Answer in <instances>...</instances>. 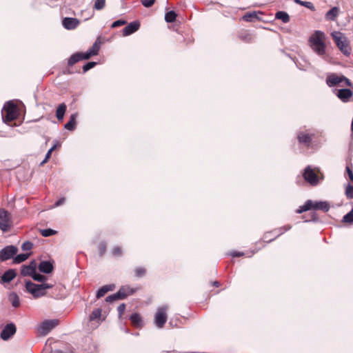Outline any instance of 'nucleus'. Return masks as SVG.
Returning <instances> with one entry per match:
<instances>
[{"mask_svg":"<svg viewBox=\"0 0 353 353\" xmlns=\"http://www.w3.org/2000/svg\"><path fill=\"white\" fill-rule=\"evenodd\" d=\"M230 255L232 257H239L245 255V254L243 252L233 251L230 252Z\"/></svg>","mask_w":353,"mask_h":353,"instance_id":"603ef678","label":"nucleus"},{"mask_svg":"<svg viewBox=\"0 0 353 353\" xmlns=\"http://www.w3.org/2000/svg\"><path fill=\"white\" fill-rule=\"evenodd\" d=\"M56 148H57V144L55 143L52 147H51L50 149L48 150L47 153L51 156L52 152L56 149Z\"/></svg>","mask_w":353,"mask_h":353,"instance_id":"e2e57ef3","label":"nucleus"},{"mask_svg":"<svg viewBox=\"0 0 353 353\" xmlns=\"http://www.w3.org/2000/svg\"><path fill=\"white\" fill-rule=\"evenodd\" d=\"M303 176L304 179L311 185L315 186L319 182V178L318 175L310 165H307L305 168Z\"/></svg>","mask_w":353,"mask_h":353,"instance_id":"9b49d317","label":"nucleus"},{"mask_svg":"<svg viewBox=\"0 0 353 353\" xmlns=\"http://www.w3.org/2000/svg\"><path fill=\"white\" fill-rule=\"evenodd\" d=\"M125 309V304L121 303L117 307V311L119 316H121L123 313L124 312V310Z\"/></svg>","mask_w":353,"mask_h":353,"instance_id":"3c124183","label":"nucleus"},{"mask_svg":"<svg viewBox=\"0 0 353 353\" xmlns=\"http://www.w3.org/2000/svg\"><path fill=\"white\" fill-rule=\"evenodd\" d=\"M105 318L101 308H95L88 316V325L92 329H96L105 320Z\"/></svg>","mask_w":353,"mask_h":353,"instance_id":"0eeeda50","label":"nucleus"},{"mask_svg":"<svg viewBox=\"0 0 353 353\" xmlns=\"http://www.w3.org/2000/svg\"><path fill=\"white\" fill-rule=\"evenodd\" d=\"M18 250V248L12 245L4 247L0 250V261L3 262L10 259H13Z\"/></svg>","mask_w":353,"mask_h":353,"instance_id":"1a4fd4ad","label":"nucleus"},{"mask_svg":"<svg viewBox=\"0 0 353 353\" xmlns=\"http://www.w3.org/2000/svg\"><path fill=\"white\" fill-rule=\"evenodd\" d=\"M339 12L337 7H333L325 14V18L328 20L334 21Z\"/></svg>","mask_w":353,"mask_h":353,"instance_id":"c85d7f7f","label":"nucleus"},{"mask_svg":"<svg viewBox=\"0 0 353 353\" xmlns=\"http://www.w3.org/2000/svg\"><path fill=\"white\" fill-rule=\"evenodd\" d=\"M112 254L117 257L121 256L123 254L121 248L119 246L114 247L112 250Z\"/></svg>","mask_w":353,"mask_h":353,"instance_id":"79ce46f5","label":"nucleus"},{"mask_svg":"<svg viewBox=\"0 0 353 353\" xmlns=\"http://www.w3.org/2000/svg\"><path fill=\"white\" fill-rule=\"evenodd\" d=\"M315 136L314 130L310 129H300L296 133V138L301 145L310 148Z\"/></svg>","mask_w":353,"mask_h":353,"instance_id":"20e7f679","label":"nucleus"},{"mask_svg":"<svg viewBox=\"0 0 353 353\" xmlns=\"http://www.w3.org/2000/svg\"><path fill=\"white\" fill-rule=\"evenodd\" d=\"M336 95L343 103H347L352 98L353 92L349 88H341L336 90Z\"/></svg>","mask_w":353,"mask_h":353,"instance_id":"4468645a","label":"nucleus"},{"mask_svg":"<svg viewBox=\"0 0 353 353\" xmlns=\"http://www.w3.org/2000/svg\"><path fill=\"white\" fill-rule=\"evenodd\" d=\"M11 225L10 213L5 209H0V229L4 232H8Z\"/></svg>","mask_w":353,"mask_h":353,"instance_id":"9d476101","label":"nucleus"},{"mask_svg":"<svg viewBox=\"0 0 353 353\" xmlns=\"http://www.w3.org/2000/svg\"><path fill=\"white\" fill-rule=\"evenodd\" d=\"M125 289H126L127 296H129V295H132L136 291L134 289L131 288L130 287H127V286H125Z\"/></svg>","mask_w":353,"mask_h":353,"instance_id":"13d9d810","label":"nucleus"},{"mask_svg":"<svg viewBox=\"0 0 353 353\" xmlns=\"http://www.w3.org/2000/svg\"><path fill=\"white\" fill-rule=\"evenodd\" d=\"M332 36L341 52L345 56H349L351 54V49L346 38L340 32H334L332 33Z\"/></svg>","mask_w":353,"mask_h":353,"instance_id":"423d86ee","label":"nucleus"},{"mask_svg":"<svg viewBox=\"0 0 353 353\" xmlns=\"http://www.w3.org/2000/svg\"><path fill=\"white\" fill-rule=\"evenodd\" d=\"M38 268L39 271L44 274H50L54 269L53 263L50 261H42Z\"/></svg>","mask_w":353,"mask_h":353,"instance_id":"aec40b11","label":"nucleus"},{"mask_svg":"<svg viewBox=\"0 0 353 353\" xmlns=\"http://www.w3.org/2000/svg\"><path fill=\"white\" fill-rule=\"evenodd\" d=\"M117 301L115 296V294H111L105 298V301L108 303H111L113 301Z\"/></svg>","mask_w":353,"mask_h":353,"instance_id":"5fc2aeb1","label":"nucleus"},{"mask_svg":"<svg viewBox=\"0 0 353 353\" xmlns=\"http://www.w3.org/2000/svg\"><path fill=\"white\" fill-rule=\"evenodd\" d=\"M139 27L140 22L139 21L130 22L122 30V34L123 37L129 36L137 32Z\"/></svg>","mask_w":353,"mask_h":353,"instance_id":"2eb2a0df","label":"nucleus"},{"mask_svg":"<svg viewBox=\"0 0 353 353\" xmlns=\"http://www.w3.org/2000/svg\"><path fill=\"white\" fill-rule=\"evenodd\" d=\"M3 110L5 112V114L2 115V119L4 123L12 121L17 118L18 108L17 105L12 101L6 103Z\"/></svg>","mask_w":353,"mask_h":353,"instance_id":"39448f33","label":"nucleus"},{"mask_svg":"<svg viewBox=\"0 0 353 353\" xmlns=\"http://www.w3.org/2000/svg\"><path fill=\"white\" fill-rule=\"evenodd\" d=\"M176 13L174 10H170L165 13V20L168 23H172L176 20Z\"/></svg>","mask_w":353,"mask_h":353,"instance_id":"7c9ffc66","label":"nucleus"},{"mask_svg":"<svg viewBox=\"0 0 353 353\" xmlns=\"http://www.w3.org/2000/svg\"><path fill=\"white\" fill-rule=\"evenodd\" d=\"M77 113L72 114L70 117L69 121L65 124L64 128L70 131H72L75 129L77 124L76 119L77 118Z\"/></svg>","mask_w":353,"mask_h":353,"instance_id":"4be33fe9","label":"nucleus"},{"mask_svg":"<svg viewBox=\"0 0 353 353\" xmlns=\"http://www.w3.org/2000/svg\"><path fill=\"white\" fill-rule=\"evenodd\" d=\"M168 305H163L157 308V311L154 314V324L158 328H162L167 321Z\"/></svg>","mask_w":353,"mask_h":353,"instance_id":"6e6552de","label":"nucleus"},{"mask_svg":"<svg viewBox=\"0 0 353 353\" xmlns=\"http://www.w3.org/2000/svg\"><path fill=\"white\" fill-rule=\"evenodd\" d=\"M30 253H23L19 254H16L12 260L13 264H19L23 261H25L26 259H28L30 256Z\"/></svg>","mask_w":353,"mask_h":353,"instance_id":"a878e982","label":"nucleus"},{"mask_svg":"<svg viewBox=\"0 0 353 353\" xmlns=\"http://www.w3.org/2000/svg\"><path fill=\"white\" fill-rule=\"evenodd\" d=\"M28 265L30 266L32 269H33V271H37V263L35 260L31 261Z\"/></svg>","mask_w":353,"mask_h":353,"instance_id":"6e6d98bb","label":"nucleus"},{"mask_svg":"<svg viewBox=\"0 0 353 353\" xmlns=\"http://www.w3.org/2000/svg\"><path fill=\"white\" fill-rule=\"evenodd\" d=\"M212 284H213L214 286H216V287H219V285H220L219 281H214V282L212 283Z\"/></svg>","mask_w":353,"mask_h":353,"instance_id":"338daca9","label":"nucleus"},{"mask_svg":"<svg viewBox=\"0 0 353 353\" xmlns=\"http://www.w3.org/2000/svg\"><path fill=\"white\" fill-rule=\"evenodd\" d=\"M80 23V21L77 18L65 17L62 20L63 26L69 30L75 29Z\"/></svg>","mask_w":353,"mask_h":353,"instance_id":"dca6fc26","label":"nucleus"},{"mask_svg":"<svg viewBox=\"0 0 353 353\" xmlns=\"http://www.w3.org/2000/svg\"><path fill=\"white\" fill-rule=\"evenodd\" d=\"M65 199L64 197H62L54 203V207H55V208L59 207V206L63 205L65 203Z\"/></svg>","mask_w":353,"mask_h":353,"instance_id":"864d4df0","label":"nucleus"},{"mask_svg":"<svg viewBox=\"0 0 353 353\" xmlns=\"http://www.w3.org/2000/svg\"><path fill=\"white\" fill-rule=\"evenodd\" d=\"M33 248V243L31 241H25L22 245L21 249L23 251H29Z\"/></svg>","mask_w":353,"mask_h":353,"instance_id":"37998d69","label":"nucleus"},{"mask_svg":"<svg viewBox=\"0 0 353 353\" xmlns=\"http://www.w3.org/2000/svg\"><path fill=\"white\" fill-rule=\"evenodd\" d=\"M16 276V271L14 269H9L0 276V283H8L12 281Z\"/></svg>","mask_w":353,"mask_h":353,"instance_id":"6ab92c4d","label":"nucleus"},{"mask_svg":"<svg viewBox=\"0 0 353 353\" xmlns=\"http://www.w3.org/2000/svg\"><path fill=\"white\" fill-rule=\"evenodd\" d=\"M81 61L80 57V52H76L70 56L68 61V65L69 66H72L76 63Z\"/></svg>","mask_w":353,"mask_h":353,"instance_id":"c756f323","label":"nucleus"},{"mask_svg":"<svg viewBox=\"0 0 353 353\" xmlns=\"http://www.w3.org/2000/svg\"><path fill=\"white\" fill-rule=\"evenodd\" d=\"M130 320L134 326L141 327L143 326V321L141 315L138 313H132L130 316Z\"/></svg>","mask_w":353,"mask_h":353,"instance_id":"5701e85b","label":"nucleus"},{"mask_svg":"<svg viewBox=\"0 0 353 353\" xmlns=\"http://www.w3.org/2000/svg\"><path fill=\"white\" fill-rule=\"evenodd\" d=\"M50 155L49 154L46 153V157H45L44 159H43V161L40 163V165H43L44 163H46L48 161V159H50Z\"/></svg>","mask_w":353,"mask_h":353,"instance_id":"052dcab7","label":"nucleus"},{"mask_svg":"<svg viewBox=\"0 0 353 353\" xmlns=\"http://www.w3.org/2000/svg\"><path fill=\"white\" fill-rule=\"evenodd\" d=\"M97 64V63L94 62V61L87 62L86 63H85L83 65V68H83V72L85 73L86 72H88L90 69L93 68Z\"/></svg>","mask_w":353,"mask_h":353,"instance_id":"58836bf2","label":"nucleus"},{"mask_svg":"<svg viewBox=\"0 0 353 353\" xmlns=\"http://www.w3.org/2000/svg\"><path fill=\"white\" fill-rule=\"evenodd\" d=\"M99 248L100 255L101 256L105 252L106 243L105 242L100 243L99 245Z\"/></svg>","mask_w":353,"mask_h":353,"instance_id":"8fccbe9b","label":"nucleus"},{"mask_svg":"<svg viewBox=\"0 0 353 353\" xmlns=\"http://www.w3.org/2000/svg\"><path fill=\"white\" fill-rule=\"evenodd\" d=\"M342 221L345 223H353V208L343 216Z\"/></svg>","mask_w":353,"mask_h":353,"instance_id":"c9c22d12","label":"nucleus"},{"mask_svg":"<svg viewBox=\"0 0 353 353\" xmlns=\"http://www.w3.org/2000/svg\"><path fill=\"white\" fill-rule=\"evenodd\" d=\"M114 288V284L105 285L97 290L96 296L97 299H100L103 297L108 292L112 291Z\"/></svg>","mask_w":353,"mask_h":353,"instance_id":"412c9836","label":"nucleus"},{"mask_svg":"<svg viewBox=\"0 0 353 353\" xmlns=\"http://www.w3.org/2000/svg\"><path fill=\"white\" fill-rule=\"evenodd\" d=\"M275 19L282 21V22L286 23L290 21V16L285 11H278L275 14Z\"/></svg>","mask_w":353,"mask_h":353,"instance_id":"bb28decb","label":"nucleus"},{"mask_svg":"<svg viewBox=\"0 0 353 353\" xmlns=\"http://www.w3.org/2000/svg\"><path fill=\"white\" fill-rule=\"evenodd\" d=\"M92 54L88 50L86 52H80L81 60L89 59Z\"/></svg>","mask_w":353,"mask_h":353,"instance_id":"09e8293b","label":"nucleus"},{"mask_svg":"<svg viewBox=\"0 0 353 353\" xmlns=\"http://www.w3.org/2000/svg\"><path fill=\"white\" fill-rule=\"evenodd\" d=\"M263 13L260 11H253V12H247L246 14H245L242 19L243 21H248V22H254V21H261V18L260 17V15H262Z\"/></svg>","mask_w":353,"mask_h":353,"instance_id":"a211bd4d","label":"nucleus"},{"mask_svg":"<svg viewBox=\"0 0 353 353\" xmlns=\"http://www.w3.org/2000/svg\"><path fill=\"white\" fill-rule=\"evenodd\" d=\"M155 0H141L142 5L145 8H150L154 5Z\"/></svg>","mask_w":353,"mask_h":353,"instance_id":"de8ad7c7","label":"nucleus"},{"mask_svg":"<svg viewBox=\"0 0 353 353\" xmlns=\"http://www.w3.org/2000/svg\"><path fill=\"white\" fill-rule=\"evenodd\" d=\"M294 2L299 5L305 6V8L310 9L311 10H314V6L312 3L310 1H303L301 0H294Z\"/></svg>","mask_w":353,"mask_h":353,"instance_id":"e433bc0d","label":"nucleus"},{"mask_svg":"<svg viewBox=\"0 0 353 353\" xmlns=\"http://www.w3.org/2000/svg\"><path fill=\"white\" fill-rule=\"evenodd\" d=\"M52 353H72V352H69V351H63L61 350H55L52 352Z\"/></svg>","mask_w":353,"mask_h":353,"instance_id":"0e129e2a","label":"nucleus"},{"mask_svg":"<svg viewBox=\"0 0 353 353\" xmlns=\"http://www.w3.org/2000/svg\"><path fill=\"white\" fill-rule=\"evenodd\" d=\"M59 324V320L57 319H49L45 320L39 325L38 331L42 335L48 334L53 328H54Z\"/></svg>","mask_w":353,"mask_h":353,"instance_id":"f8f14e48","label":"nucleus"},{"mask_svg":"<svg viewBox=\"0 0 353 353\" xmlns=\"http://www.w3.org/2000/svg\"><path fill=\"white\" fill-rule=\"evenodd\" d=\"M346 171L347 172V174H348V176H349L350 179V180L353 179V172L350 168V167H348V166L346 167Z\"/></svg>","mask_w":353,"mask_h":353,"instance_id":"bf43d9fd","label":"nucleus"},{"mask_svg":"<svg viewBox=\"0 0 353 353\" xmlns=\"http://www.w3.org/2000/svg\"><path fill=\"white\" fill-rule=\"evenodd\" d=\"M117 300H123L127 297L125 287L121 288L115 294Z\"/></svg>","mask_w":353,"mask_h":353,"instance_id":"473e14b6","label":"nucleus"},{"mask_svg":"<svg viewBox=\"0 0 353 353\" xmlns=\"http://www.w3.org/2000/svg\"><path fill=\"white\" fill-rule=\"evenodd\" d=\"M66 108H67V106L66 105L63 103H61L57 110H56V117H57V119L59 120V121H61L63 120V117H64V114L65 113V111H66Z\"/></svg>","mask_w":353,"mask_h":353,"instance_id":"393cba45","label":"nucleus"},{"mask_svg":"<svg viewBox=\"0 0 353 353\" xmlns=\"http://www.w3.org/2000/svg\"><path fill=\"white\" fill-rule=\"evenodd\" d=\"M343 75H338L335 73L329 74L326 78V83L329 87H334L342 83Z\"/></svg>","mask_w":353,"mask_h":353,"instance_id":"f3484780","label":"nucleus"},{"mask_svg":"<svg viewBox=\"0 0 353 353\" xmlns=\"http://www.w3.org/2000/svg\"><path fill=\"white\" fill-rule=\"evenodd\" d=\"M345 194L347 198L353 199V186L348 184L345 188Z\"/></svg>","mask_w":353,"mask_h":353,"instance_id":"c03bdc74","label":"nucleus"},{"mask_svg":"<svg viewBox=\"0 0 353 353\" xmlns=\"http://www.w3.org/2000/svg\"><path fill=\"white\" fill-rule=\"evenodd\" d=\"M311 209L320 210L326 212L330 210V205L327 201H316L314 203L312 200H307L304 205L300 206L296 212L298 214H301Z\"/></svg>","mask_w":353,"mask_h":353,"instance_id":"7ed1b4c3","label":"nucleus"},{"mask_svg":"<svg viewBox=\"0 0 353 353\" xmlns=\"http://www.w3.org/2000/svg\"><path fill=\"white\" fill-rule=\"evenodd\" d=\"M16 332L17 327L14 323H8L3 328L0 334V337L3 341H8L16 333Z\"/></svg>","mask_w":353,"mask_h":353,"instance_id":"ddd939ff","label":"nucleus"},{"mask_svg":"<svg viewBox=\"0 0 353 353\" xmlns=\"http://www.w3.org/2000/svg\"><path fill=\"white\" fill-rule=\"evenodd\" d=\"M291 225H286L285 226H283V227H281V228H276V229H274L273 231V232H279V234H277L274 238H277L278 236H279L280 235L284 234L285 232H286L287 231L290 230L291 229Z\"/></svg>","mask_w":353,"mask_h":353,"instance_id":"72a5a7b5","label":"nucleus"},{"mask_svg":"<svg viewBox=\"0 0 353 353\" xmlns=\"http://www.w3.org/2000/svg\"><path fill=\"white\" fill-rule=\"evenodd\" d=\"M258 251V250H251L250 252L248 253V257H251L253 254H254L256 252Z\"/></svg>","mask_w":353,"mask_h":353,"instance_id":"69168bd1","label":"nucleus"},{"mask_svg":"<svg viewBox=\"0 0 353 353\" xmlns=\"http://www.w3.org/2000/svg\"><path fill=\"white\" fill-rule=\"evenodd\" d=\"M272 234H273L274 236H275L277 234H279V232H272Z\"/></svg>","mask_w":353,"mask_h":353,"instance_id":"774afa93","label":"nucleus"},{"mask_svg":"<svg viewBox=\"0 0 353 353\" xmlns=\"http://www.w3.org/2000/svg\"><path fill=\"white\" fill-rule=\"evenodd\" d=\"M56 148H57V144L55 143L52 147H51L50 149L48 150L47 153L51 156L52 152L56 149Z\"/></svg>","mask_w":353,"mask_h":353,"instance_id":"680f3d73","label":"nucleus"},{"mask_svg":"<svg viewBox=\"0 0 353 353\" xmlns=\"http://www.w3.org/2000/svg\"><path fill=\"white\" fill-rule=\"evenodd\" d=\"M32 278L33 280L41 282V283H46L45 281L47 280V277L46 276L38 273L37 271L34 273Z\"/></svg>","mask_w":353,"mask_h":353,"instance_id":"f704fd0d","label":"nucleus"},{"mask_svg":"<svg viewBox=\"0 0 353 353\" xmlns=\"http://www.w3.org/2000/svg\"><path fill=\"white\" fill-rule=\"evenodd\" d=\"M323 33L321 31L317 30L314 34L310 37V41L311 43V48L319 56L321 57L324 60H327V55L326 54V46L323 41Z\"/></svg>","mask_w":353,"mask_h":353,"instance_id":"f03ea898","label":"nucleus"},{"mask_svg":"<svg viewBox=\"0 0 353 353\" xmlns=\"http://www.w3.org/2000/svg\"><path fill=\"white\" fill-rule=\"evenodd\" d=\"M8 300L14 308L19 307L21 305L19 297L14 292H12L8 294Z\"/></svg>","mask_w":353,"mask_h":353,"instance_id":"b1692460","label":"nucleus"},{"mask_svg":"<svg viewBox=\"0 0 353 353\" xmlns=\"http://www.w3.org/2000/svg\"><path fill=\"white\" fill-rule=\"evenodd\" d=\"M35 272L28 265H23L21 267V274L23 276H32Z\"/></svg>","mask_w":353,"mask_h":353,"instance_id":"cd10ccee","label":"nucleus"},{"mask_svg":"<svg viewBox=\"0 0 353 353\" xmlns=\"http://www.w3.org/2000/svg\"><path fill=\"white\" fill-rule=\"evenodd\" d=\"M343 82L345 83V85L347 86L351 87L352 85L350 79L343 75L342 83Z\"/></svg>","mask_w":353,"mask_h":353,"instance_id":"4d7b16f0","label":"nucleus"},{"mask_svg":"<svg viewBox=\"0 0 353 353\" xmlns=\"http://www.w3.org/2000/svg\"><path fill=\"white\" fill-rule=\"evenodd\" d=\"M272 232H273V231L266 232L263 235V239L264 241L270 243V242L274 241L276 239V238H274V236L272 237V238L270 237V235L272 234Z\"/></svg>","mask_w":353,"mask_h":353,"instance_id":"49530a36","label":"nucleus"},{"mask_svg":"<svg viewBox=\"0 0 353 353\" xmlns=\"http://www.w3.org/2000/svg\"><path fill=\"white\" fill-rule=\"evenodd\" d=\"M125 23H126V21L125 20L119 19V20L114 21L112 23L111 28H117V27L121 26L123 25H125Z\"/></svg>","mask_w":353,"mask_h":353,"instance_id":"a18cd8bd","label":"nucleus"},{"mask_svg":"<svg viewBox=\"0 0 353 353\" xmlns=\"http://www.w3.org/2000/svg\"><path fill=\"white\" fill-rule=\"evenodd\" d=\"M41 234L44 237L51 236L57 233L56 230L50 228L40 230Z\"/></svg>","mask_w":353,"mask_h":353,"instance_id":"4c0bfd02","label":"nucleus"},{"mask_svg":"<svg viewBox=\"0 0 353 353\" xmlns=\"http://www.w3.org/2000/svg\"><path fill=\"white\" fill-rule=\"evenodd\" d=\"M100 41L97 39L95 41V42L93 43L92 47L88 50V51L94 55H97L99 53V49H100Z\"/></svg>","mask_w":353,"mask_h":353,"instance_id":"2f4dec72","label":"nucleus"},{"mask_svg":"<svg viewBox=\"0 0 353 353\" xmlns=\"http://www.w3.org/2000/svg\"><path fill=\"white\" fill-rule=\"evenodd\" d=\"M105 5V0H95L94 8L97 10H102Z\"/></svg>","mask_w":353,"mask_h":353,"instance_id":"a19ab883","label":"nucleus"},{"mask_svg":"<svg viewBox=\"0 0 353 353\" xmlns=\"http://www.w3.org/2000/svg\"><path fill=\"white\" fill-rule=\"evenodd\" d=\"M146 273V270L143 267H137L134 269V274L137 277H143Z\"/></svg>","mask_w":353,"mask_h":353,"instance_id":"ea45409f","label":"nucleus"},{"mask_svg":"<svg viewBox=\"0 0 353 353\" xmlns=\"http://www.w3.org/2000/svg\"><path fill=\"white\" fill-rule=\"evenodd\" d=\"M53 285L50 283L37 284L30 280L26 281V291L30 294L34 299H39L46 296L47 290L53 288Z\"/></svg>","mask_w":353,"mask_h":353,"instance_id":"f257e3e1","label":"nucleus"}]
</instances>
